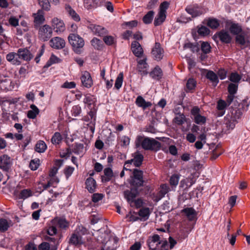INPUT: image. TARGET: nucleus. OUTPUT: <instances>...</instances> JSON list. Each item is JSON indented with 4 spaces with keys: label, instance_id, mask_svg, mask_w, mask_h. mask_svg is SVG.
Returning <instances> with one entry per match:
<instances>
[{
    "label": "nucleus",
    "instance_id": "nucleus-40",
    "mask_svg": "<svg viewBox=\"0 0 250 250\" xmlns=\"http://www.w3.org/2000/svg\"><path fill=\"white\" fill-rule=\"evenodd\" d=\"M133 160L134 166L136 167H140L144 160V156L139 152H136L134 154Z\"/></svg>",
    "mask_w": 250,
    "mask_h": 250
},
{
    "label": "nucleus",
    "instance_id": "nucleus-10",
    "mask_svg": "<svg viewBox=\"0 0 250 250\" xmlns=\"http://www.w3.org/2000/svg\"><path fill=\"white\" fill-rule=\"evenodd\" d=\"M191 114L193 117L194 122L198 125H203L206 123L207 118L200 114V109L197 106H194L191 109Z\"/></svg>",
    "mask_w": 250,
    "mask_h": 250
},
{
    "label": "nucleus",
    "instance_id": "nucleus-44",
    "mask_svg": "<svg viewBox=\"0 0 250 250\" xmlns=\"http://www.w3.org/2000/svg\"><path fill=\"white\" fill-rule=\"evenodd\" d=\"M150 214V209L147 207L142 208L138 212V214L144 220H147Z\"/></svg>",
    "mask_w": 250,
    "mask_h": 250
},
{
    "label": "nucleus",
    "instance_id": "nucleus-51",
    "mask_svg": "<svg viewBox=\"0 0 250 250\" xmlns=\"http://www.w3.org/2000/svg\"><path fill=\"white\" fill-rule=\"evenodd\" d=\"M238 89V84L229 83L228 86L227 90L228 93L231 95H235Z\"/></svg>",
    "mask_w": 250,
    "mask_h": 250
},
{
    "label": "nucleus",
    "instance_id": "nucleus-43",
    "mask_svg": "<svg viewBox=\"0 0 250 250\" xmlns=\"http://www.w3.org/2000/svg\"><path fill=\"white\" fill-rule=\"evenodd\" d=\"M154 12L152 10L148 11L143 18V22L146 24H148L152 22L154 16Z\"/></svg>",
    "mask_w": 250,
    "mask_h": 250
},
{
    "label": "nucleus",
    "instance_id": "nucleus-26",
    "mask_svg": "<svg viewBox=\"0 0 250 250\" xmlns=\"http://www.w3.org/2000/svg\"><path fill=\"white\" fill-rule=\"evenodd\" d=\"M148 64L146 62V58L138 61L137 68L142 76H146L148 73Z\"/></svg>",
    "mask_w": 250,
    "mask_h": 250
},
{
    "label": "nucleus",
    "instance_id": "nucleus-50",
    "mask_svg": "<svg viewBox=\"0 0 250 250\" xmlns=\"http://www.w3.org/2000/svg\"><path fill=\"white\" fill-rule=\"evenodd\" d=\"M62 138L60 132H56L53 135L51 142L54 145H59L61 143Z\"/></svg>",
    "mask_w": 250,
    "mask_h": 250
},
{
    "label": "nucleus",
    "instance_id": "nucleus-36",
    "mask_svg": "<svg viewBox=\"0 0 250 250\" xmlns=\"http://www.w3.org/2000/svg\"><path fill=\"white\" fill-rule=\"evenodd\" d=\"M104 0H85V6L88 9L96 8L102 5Z\"/></svg>",
    "mask_w": 250,
    "mask_h": 250
},
{
    "label": "nucleus",
    "instance_id": "nucleus-56",
    "mask_svg": "<svg viewBox=\"0 0 250 250\" xmlns=\"http://www.w3.org/2000/svg\"><path fill=\"white\" fill-rule=\"evenodd\" d=\"M211 47L210 44L207 42H202L201 45V49L204 54H208L211 52Z\"/></svg>",
    "mask_w": 250,
    "mask_h": 250
},
{
    "label": "nucleus",
    "instance_id": "nucleus-5",
    "mask_svg": "<svg viewBox=\"0 0 250 250\" xmlns=\"http://www.w3.org/2000/svg\"><path fill=\"white\" fill-rule=\"evenodd\" d=\"M44 230L48 235L43 236L44 240L46 241L53 242L54 244L59 245L60 240L62 237V234H60L59 235H57L56 237H54V236L57 234L58 230L57 229V226L54 225L51 222V221L49 224H47Z\"/></svg>",
    "mask_w": 250,
    "mask_h": 250
},
{
    "label": "nucleus",
    "instance_id": "nucleus-55",
    "mask_svg": "<svg viewBox=\"0 0 250 250\" xmlns=\"http://www.w3.org/2000/svg\"><path fill=\"white\" fill-rule=\"evenodd\" d=\"M83 148L84 146L83 144L76 143L73 146L72 151L76 154H80L83 153Z\"/></svg>",
    "mask_w": 250,
    "mask_h": 250
},
{
    "label": "nucleus",
    "instance_id": "nucleus-15",
    "mask_svg": "<svg viewBox=\"0 0 250 250\" xmlns=\"http://www.w3.org/2000/svg\"><path fill=\"white\" fill-rule=\"evenodd\" d=\"M12 162V160L8 155L3 154L0 156V168L7 172L11 168Z\"/></svg>",
    "mask_w": 250,
    "mask_h": 250
},
{
    "label": "nucleus",
    "instance_id": "nucleus-46",
    "mask_svg": "<svg viewBox=\"0 0 250 250\" xmlns=\"http://www.w3.org/2000/svg\"><path fill=\"white\" fill-rule=\"evenodd\" d=\"M242 79V76L237 72H231L229 76V80L233 83H239Z\"/></svg>",
    "mask_w": 250,
    "mask_h": 250
},
{
    "label": "nucleus",
    "instance_id": "nucleus-8",
    "mask_svg": "<svg viewBox=\"0 0 250 250\" xmlns=\"http://www.w3.org/2000/svg\"><path fill=\"white\" fill-rule=\"evenodd\" d=\"M194 228V224L191 223H187L183 221L182 223L181 228L177 234V238L181 241L188 237V234Z\"/></svg>",
    "mask_w": 250,
    "mask_h": 250
},
{
    "label": "nucleus",
    "instance_id": "nucleus-27",
    "mask_svg": "<svg viewBox=\"0 0 250 250\" xmlns=\"http://www.w3.org/2000/svg\"><path fill=\"white\" fill-rule=\"evenodd\" d=\"M6 60L12 64L19 65L21 63V61L20 58H19V55L18 52H10L7 54L6 56Z\"/></svg>",
    "mask_w": 250,
    "mask_h": 250
},
{
    "label": "nucleus",
    "instance_id": "nucleus-2",
    "mask_svg": "<svg viewBox=\"0 0 250 250\" xmlns=\"http://www.w3.org/2000/svg\"><path fill=\"white\" fill-rule=\"evenodd\" d=\"M135 144L136 147L141 146L145 150L154 151L159 150L161 146V143L154 139L141 135L136 137Z\"/></svg>",
    "mask_w": 250,
    "mask_h": 250
},
{
    "label": "nucleus",
    "instance_id": "nucleus-29",
    "mask_svg": "<svg viewBox=\"0 0 250 250\" xmlns=\"http://www.w3.org/2000/svg\"><path fill=\"white\" fill-rule=\"evenodd\" d=\"M52 26L56 29L57 32H62L65 29L63 21L57 18H54L52 19Z\"/></svg>",
    "mask_w": 250,
    "mask_h": 250
},
{
    "label": "nucleus",
    "instance_id": "nucleus-1",
    "mask_svg": "<svg viewBox=\"0 0 250 250\" xmlns=\"http://www.w3.org/2000/svg\"><path fill=\"white\" fill-rule=\"evenodd\" d=\"M230 33L235 35V43L240 46L241 49H244L250 43L248 32L243 30L242 26L239 23L230 21L228 23Z\"/></svg>",
    "mask_w": 250,
    "mask_h": 250
},
{
    "label": "nucleus",
    "instance_id": "nucleus-9",
    "mask_svg": "<svg viewBox=\"0 0 250 250\" xmlns=\"http://www.w3.org/2000/svg\"><path fill=\"white\" fill-rule=\"evenodd\" d=\"M161 240L160 236L157 234L149 236L146 240V245L149 250H158Z\"/></svg>",
    "mask_w": 250,
    "mask_h": 250
},
{
    "label": "nucleus",
    "instance_id": "nucleus-41",
    "mask_svg": "<svg viewBox=\"0 0 250 250\" xmlns=\"http://www.w3.org/2000/svg\"><path fill=\"white\" fill-rule=\"evenodd\" d=\"M166 18V14L163 12H159L157 16L155 18L154 21V25L157 26L161 25L165 21Z\"/></svg>",
    "mask_w": 250,
    "mask_h": 250
},
{
    "label": "nucleus",
    "instance_id": "nucleus-22",
    "mask_svg": "<svg viewBox=\"0 0 250 250\" xmlns=\"http://www.w3.org/2000/svg\"><path fill=\"white\" fill-rule=\"evenodd\" d=\"M49 44L53 48L61 49L64 47L65 42L63 39L59 37H56L50 40Z\"/></svg>",
    "mask_w": 250,
    "mask_h": 250
},
{
    "label": "nucleus",
    "instance_id": "nucleus-13",
    "mask_svg": "<svg viewBox=\"0 0 250 250\" xmlns=\"http://www.w3.org/2000/svg\"><path fill=\"white\" fill-rule=\"evenodd\" d=\"M88 28L94 35L100 37H103L104 35L108 34V30L104 27L99 25L90 24L88 26Z\"/></svg>",
    "mask_w": 250,
    "mask_h": 250
},
{
    "label": "nucleus",
    "instance_id": "nucleus-25",
    "mask_svg": "<svg viewBox=\"0 0 250 250\" xmlns=\"http://www.w3.org/2000/svg\"><path fill=\"white\" fill-rule=\"evenodd\" d=\"M131 48L133 54L138 58L142 57L144 53L143 49L140 43L136 41L131 42Z\"/></svg>",
    "mask_w": 250,
    "mask_h": 250
},
{
    "label": "nucleus",
    "instance_id": "nucleus-34",
    "mask_svg": "<svg viewBox=\"0 0 250 250\" xmlns=\"http://www.w3.org/2000/svg\"><path fill=\"white\" fill-rule=\"evenodd\" d=\"M149 76L153 79L159 81L163 76L162 70L158 65H157L149 73Z\"/></svg>",
    "mask_w": 250,
    "mask_h": 250
},
{
    "label": "nucleus",
    "instance_id": "nucleus-53",
    "mask_svg": "<svg viewBox=\"0 0 250 250\" xmlns=\"http://www.w3.org/2000/svg\"><path fill=\"white\" fill-rule=\"evenodd\" d=\"M124 80V75L122 72L119 73V74L117 76V77L115 81L114 87L119 90L122 85V83Z\"/></svg>",
    "mask_w": 250,
    "mask_h": 250
},
{
    "label": "nucleus",
    "instance_id": "nucleus-24",
    "mask_svg": "<svg viewBox=\"0 0 250 250\" xmlns=\"http://www.w3.org/2000/svg\"><path fill=\"white\" fill-rule=\"evenodd\" d=\"M81 80L82 85L86 87L90 88L93 85V81L89 72L85 71L81 76Z\"/></svg>",
    "mask_w": 250,
    "mask_h": 250
},
{
    "label": "nucleus",
    "instance_id": "nucleus-59",
    "mask_svg": "<svg viewBox=\"0 0 250 250\" xmlns=\"http://www.w3.org/2000/svg\"><path fill=\"white\" fill-rule=\"evenodd\" d=\"M160 245L161 246H159V248L158 249V250H171V248H170L169 245L168 244V242L167 240L166 239H163L161 240L160 241Z\"/></svg>",
    "mask_w": 250,
    "mask_h": 250
},
{
    "label": "nucleus",
    "instance_id": "nucleus-19",
    "mask_svg": "<svg viewBox=\"0 0 250 250\" xmlns=\"http://www.w3.org/2000/svg\"><path fill=\"white\" fill-rule=\"evenodd\" d=\"M151 54L153 55L154 60L156 61H160L163 57L164 50L161 47V44L156 42L154 46L152 49Z\"/></svg>",
    "mask_w": 250,
    "mask_h": 250
},
{
    "label": "nucleus",
    "instance_id": "nucleus-45",
    "mask_svg": "<svg viewBox=\"0 0 250 250\" xmlns=\"http://www.w3.org/2000/svg\"><path fill=\"white\" fill-rule=\"evenodd\" d=\"M243 111L240 108H233L231 111L229 117L232 118V120L236 121L241 118Z\"/></svg>",
    "mask_w": 250,
    "mask_h": 250
},
{
    "label": "nucleus",
    "instance_id": "nucleus-57",
    "mask_svg": "<svg viewBox=\"0 0 250 250\" xmlns=\"http://www.w3.org/2000/svg\"><path fill=\"white\" fill-rule=\"evenodd\" d=\"M9 228V224L6 219L4 218L0 219V231L5 232Z\"/></svg>",
    "mask_w": 250,
    "mask_h": 250
},
{
    "label": "nucleus",
    "instance_id": "nucleus-33",
    "mask_svg": "<svg viewBox=\"0 0 250 250\" xmlns=\"http://www.w3.org/2000/svg\"><path fill=\"white\" fill-rule=\"evenodd\" d=\"M197 85V82L193 78H189L186 83L185 90L187 93L194 92Z\"/></svg>",
    "mask_w": 250,
    "mask_h": 250
},
{
    "label": "nucleus",
    "instance_id": "nucleus-64",
    "mask_svg": "<svg viewBox=\"0 0 250 250\" xmlns=\"http://www.w3.org/2000/svg\"><path fill=\"white\" fill-rule=\"evenodd\" d=\"M229 106L228 105L227 103L225 101L223 100H219L217 103V109L218 110H225L227 106Z\"/></svg>",
    "mask_w": 250,
    "mask_h": 250
},
{
    "label": "nucleus",
    "instance_id": "nucleus-61",
    "mask_svg": "<svg viewBox=\"0 0 250 250\" xmlns=\"http://www.w3.org/2000/svg\"><path fill=\"white\" fill-rule=\"evenodd\" d=\"M82 112L81 107L79 105H74L71 110L72 116L77 117L79 116Z\"/></svg>",
    "mask_w": 250,
    "mask_h": 250
},
{
    "label": "nucleus",
    "instance_id": "nucleus-12",
    "mask_svg": "<svg viewBox=\"0 0 250 250\" xmlns=\"http://www.w3.org/2000/svg\"><path fill=\"white\" fill-rule=\"evenodd\" d=\"M181 212L184 213L187 217L188 222L185 221L187 223H191V224H195L197 219V213L196 210L192 208H186L183 209Z\"/></svg>",
    "mask_w": 250,
    "mask_h": 250
},
{
    "label": "nucleus",
    "instance_id": "nucleus-48",
    "mask_svg": "<svg viewBox=\"0 0 250 250\" xmlns=\"http://www.w3.org/2000/svg\"><path fill=\"white\" fill-rule=\"evenodd\" d=\"M32 195V192L30 189H24L21 190L18 195L19 199H25Z\"/></svg>",
    "mask_w": 250,
    "mask_h": 250
},
{
    "label": "nucleus",
    "instance_id": "nucleus-21",
    "mask_svg": "<svg viewBox=\"0 0 250 250\" xmlns=\"http://www.w3.org/2000/svg\"><path fill=\"white\" fill-rule=\"evenodd\" d=\"M44 13L42 9L38 10L37 13L33 14L34 27L35 29H38L39 27L41 26V24L44 21Z\"/></svg>",
    "mask_w": 250,
    "mask_h": 250
},
{
    "label": "nucleus",
    "instance_id": "nucleus-3",
    "mask_svg": "<svg viewBox=\"0 0 250 250\" xmlns=\"http://www.w3.org/2000/svg\"><path fill=\"white\" fill-rule=\"evenodd\" d=\"M83 102L85 104H87L89 111L87 112L86 115L84 116L82 118V120L84 122H88L90 121L89 117L91 119H94V120H95L98 110V107L96 106L97 99L96 97L90 94H87L85 95Z\"/></svg>",
    "mask_w": 250,
    "mask_h": 250
},
{
    "label": "nucleus",
    "instance_id": "nucleus-39",
    "mask_svg": "<svg viewBox=\"0 0 250 250\" xmlns=\"http://www.w3.org/2000/svg\"><path fill=\"white\" fill-rule=\"evenodd\" d=\"M54 244L51 247L48 242H42L38 246V250H57L59 245Z\"/></svg>",
    "mask_w": 250,
    "mask_h": 250
},
{
    "label": "nucleus",
    "instance_id": "nucleus-30",
    "mask_svg": "<svg viewBox=\"0 0 250 250\" xmlns=\"http://www.w3.org/2000/svg\"><path fill=\"white\" fill-rule=\"evenodd\" d=\"M114 177L113 172L110 167L105 168L104 170V175L101 176V181L103 183L111 181Z\"/></svg>",
    "mask_w": 250,
    "mask_h": 250
},
{
    "label": "nucleus",
    "instance_id": "nucleus-11",
    "mask_svg": "<svg viewBox=\"0 0 250 250\" xmlns=\"http://www.w3.org/2000/svg\"><path fill=\"white\" fill-rule=\"evenodd\" d=\"M210 30L203 25H199L196 27L195 30L192 31V35L193 38L195 40L201 37H205L210 34Z\"/></svg>",
    "mask_w": 250,
    "mask_h": 250
},
{
    "label": "nucleus",
    "instance_id": "nucleus-38",
    "mask_svg": "<svg viewBox=\"0 0 250 250\" xmlns=\"http://www.w3.org/2000/svg\"><path fill=\"white\" fill-rule=\"evenodd\" d=\"M205 21H204L203 23L207 24L211 29H216L220 26L219 21L215 18H208L206 20V22H205Z\"/></svg>",
    "mask_w": 250,
    "mask_h": 250
},
{
    "label": "nucleus",
    "instance_id": "nucleus-35",
    "mask_svg": "<svg viewBox=\"0 0 250 250\" xmlns=\"http://www.w3.org/2000/svg\"><path fill=\"white\" fill-rule=\"evenodd\" d=\"M206 78L209 80L215 86L219 83L218 77L214 72L212 70H208L206 74Z\"/></svg>",
    "mask_w": 250,
    "mask_h": 250
},
{
    "label": "nucleus",
    "instance_id": "nucleus-60",
    "mask_svg": "<svg viewBox=\"0 0 250 250\" xmlns=\"http://www.w3.org/2000/svg\"><path fill=\"white\" fill-rule=\"evenodd\" d=\"M194 182L192 181V179H183L180 182V187L181 188H185V189H187L191 186Z\"/></svg>",
    "mask_w": 250,
    "mask_h": 250
},
{
    "label": "nucleus",
    "instance_id": "nucleus-62",
    "mask_svg": "<svg viewBox=\"0 0 250 250\" xmlns=\"http://www.w3.org/2000/svg\"><path fill=\"white\" fill-rule=\"evenodd\" d=\"M40 166V160L36 158L32 160L29 164V167L32 170H37Z\"/></svg>",
    "mask_w": 250,
    "mask_h": 250
},
{
    "label": "nucleus",
    "instance_id": "nucleus-49",
    "mask_svg": "<svg viewBox=\"0 0 250 250\" xmlns=\"http://www.w3.org/2000/svg\"><path fill=\"white\" fill-rule=\"evenodd\" d=\"M103 41L108 46L114 45L116 43V40L112 36L107 35H104L103 37Z\"/></svg>",
    "mask_w": 250,
    "mask_h": 250
},
{
    "label": "nucleus",
    "instance_id": "nucleus-42",
    "mask_svg": "<svg viewBox=\"0 0 250 250\" xmlns=\"http://www.w3.org/2000/svg\"><path fill=\"white\" fill-rule=\"evenodd\" d=\"M47 148V146L43 141L40 140L37 142L35 146V150L39 153L44 152Z\"/></svg>",
    "mask_w": 250,
    "mask_h": 250
},
{
    "label": "nucleus",
    "instance_id": "nucleus-54",
    "mask_svg": "<svg viewBox=\"0 0 250 250\" xmlns=\"http://www.w3.org/2000/svg\"><path fill=\"white\" fill-rule=\"evenodd\" d=\"M130 207L132 208H139L143 207L144 205L143 200L141 198H137L134 200L132 202L129 204Z\"/></svg>",
    "mask_w": 250,
    "mask_h": 250
},
{
    "label": "nucleus",
    "instance_id": "nucleus-16",
    "mask_svg": "<svg viewBox=\"0 0 250 250\" xmlns=\"http://www.w3.org/2000/svg\"><path fill=\"white\" fill-rule=\"evenodd\" d=\"M169 188L167 185L166 184H162L160 187V190L156 195L155 193H153L150 196L154 201L157 202L165 196L169 191Z\"/></svg>",
    "mask_w": 250,
    "mask_h": 250
},
{
    "label": "nucleus",
    "instance_id": "nucleus-58",
    "mask_svg": "<svg viewBox=\"0 0 250 250\" xmlns=\"http://www.w3.org/2000/svg\"><path fill=\"white\" fill-rule=\"evenodd\" d=\"M226 118V125L227 127L232 129L234 128L236 123H237V120L233 121L232 120V118L229 117V114L227 115Z\"/></svg>",
    "mask_w": 250,
    "mask_h": 250
},
{
    "label": "nucleus",
    "instance_id": "nucleus-14",
    "mask_svg": "<svg viewBox=\"0 0 250 250\" xmlns=\"http://www.w3.org/2000/svg\"><path fill=\"white\" fill-rule=\"evenodd\" d=\"M139 194L138 189L134 187H131L130 189H126L124 191V198L129 204L132 202Z\"/></svg>",
    "mask_w": 250,
    "mask_h": 250
},
{
    "label": "nucleus",
    "instance_id": "nucleus-6",
    "mask_svg": "<svg viewBox=\"0 0 250 250\" xmlns=\"http://www.w3.org/2000/svg\"><path fill=\"white\" fill-rule=\"evenodd\" d=\"M129 183L131 187L138 189L143 187L147 183V180L144 177L143 171L137 168L133 169Z\"/></svg>",
    "mask_w": 250,
    "mask_h": 250
},
{
    "label": "nucleus",
    "instance_id": "nucleus-37",
    "mask_svg": "<svg viewBox=\"0 0 250 250\" xmlns=\"http://www.w3.org/2000/svg\"><path fill=\"white\" fill-rule=\"evenodd\" d=\"M65 9L74 21H80V16L69 4H65Z\"/></svg>",
    "mask_w": 250,
    "mask_h": 250
},
{
    "label": "nucleus",
    "instance_id": "nucleus-28",
    "mask_svg": "<svg viewBox=\"0 0 250 250\" xmlns=\"http://www.w3.org/2000/svg\"><path fill=\"white\" fill-rule=\"evenodd\" d=\"M85 188L90 193H94L97 188V183L95 180L92 177L87 178L85 182Z\"/></svg>",
    "mask_w": 250,
    "mask_h": 250
},
{
    "label": "nucleus",
    "instance_id": "nucleus-31",
    "mask_svg": "<svg viewBox=\"0 0 250 250\" xmlns=\"http://www.w3.org/2000/svg\"><path fill=\"white\" fill-rule=\"evenodd\" d=\"M216 35H217L220 41L224 43H229L231 41V37L229 33L224 30L217 32Z\"/></svg>",
    "mask_w": 250,
    "mask_h": 250
},
{
    "label": "nucleus",
    "instance_id": "nucleus-17",
    "mask_svg": "<svg viewBox=\"0 0 250 250\" xmlns=\"http://www.w3.org/2000/svg\"><path fill=\"white\" fill-rule=\"evenodd\" d=\"M51 222L62 229H66L69 228V223L64 217H56Z\"/></svg>",
    "mask_w": 250,
    "mask_h": 250
},
{
    "label": "nucleus",
    "instance_id": "nucleus-47",
    "mask_svg": "<svg viewBox=\"0 0 250 250\" xmlns=\"http://www.w3.org/2000/svg\"><path fill=\"white\" fill-rule=\"evenodd\" d=\"M91 44L95 49L98 50H101L104 46L103 42L95 37L91 41Z\"/></svg>",
    "mask_w": 250,
    "mask_h": 250
},
{
    "label": "nucleus",
    "instance_id": "nucleus-20",
    "mask_svg": "<svg viewBox=\"0 0 250 250\" xmlns=\"http://www.w3.org/2000/svg\"><path fill=\"white\" fill-rule=\"evenodd\" d=\"M17 52L19 55V58L20 59L21 61H25L29 62L33 58V55L27 48H19Z\"/></svg>",
    "mask_w": 250,
    "mask_h": 250
},
{
    "label": "nucleus",
    "instance_id": "nucleus-7",
    "mask_svg": "<svg viewBox=\"0 0 250 250\" xmlns=\"http://www.w3.org/2000/svg\"><path fill=\"white\" fill-rule=\"evenodd\" d=\"M37 29L38 30V38L42 42L47 41L52 36L53 30L49 25H42Z\"/></svg>",
    "mask_w": 250,
    "mask_h": 250
},
{
    "label": "nucleus",
    "instance_id": "nucleus-23",
    "mask_svg": "<svg viewBox=\"0 0 250 250\" xmlns=\"http://www.w3.org/2000/svg\"><path fill=\"white\" fill-rule=\"evenodd\" d=\"M69 243L75 247H79L84 244V242L83 241L81 235L75 232L71 235Z\"/></svg>",
    "mask_w": 250,
    "mask_h": 250
},
{
    "label": "nucleus",
    "instance_id": "nucleus-63",
    "mask_svg": "<svg viewBox=\"0 0 250 250\" xmlns=\"http://www.w3.org/2000/svg\"><path fill=\"white\" fill-rule=\"evenodd\" d=\"M248 98L246 97L245 99L242 100V102L239 104V108L243 111H247L250 105V103L248 101Z\"/></svg>",
    "mask_w": 250,
    "mask_h": 250
},
{
    "label": "nucleus",
    "instance_id": "nucleus-32",
    "mask_svg": "<svg viewBox=\"0 0 250 250\" xmlns=\"http://www.w3.org/2000/svg\"><path fill=\"white\" fill-rule=\"evenodd\" d=\"M135 104L139 107L142 108L144 110L147 107H150L152 104L150 102H146L141 96H138L135 101Z\"/></svg>",
    "mask_w": 250,
    "mask_h": 250
},
{
    "label": "nucleus",
    "instance_id": "nucleus-18",
    "mask_svg": "<svg viewBox=\"0 0 250 250\" xmlns=\"http://www.w3.org/2000/svg\"><path fill=\"white\" fill-rule=\"evenodd\" d=\"M186 11L193 18L200 16L205 12L203 8L199 7L197 5L188 6L186 8Z\"/></svg>",
    "mask_w": 250,
    "mask_h": 250
},
{
    "label": "nucleus",
    "instance_id": "nucleus-52",
    "mask_svg": "<svg viewBox=\"0 0 250 250\" xmlns=\"http://www.w3.org/2000/svg\"><path fill=\"white\" fill-rule=\"evenodd\" d=\"M38 2L42 10L46 11L50 10L51 5L49 0H38Z\"/></svg>",
    "mask_w": 250,
    "mask_h": 250
},
{
    "label": "nucleus",
    "instance_id": "nucleus-4",
    "mask_svg": "<svg viewBox=\"0 0 250 250\" xmlns=\"http://www.w3.org/2000/svg\"><path fill=\"white\" fill-rule=\"evenodd\" d=\"M68 40L76 54H81L83 52L85 42L82 37L77 34L71 33L68 37Z\"/></svg>",
    "mask_w": 250,
    "mask_h": 250
}]
</instances>
